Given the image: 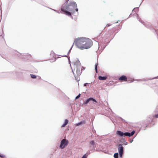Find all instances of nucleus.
<instances>
[{
    "label": "nucleus",
    "instance_id": "nucleus-22",
    "mask_svg": "<svg viewBox=\"0 0 158 158\" xmlns=\"http://www.w3.org/2000/svg\"><path fill=\"white\" fill-rule=\"evenodd\" d=\"M154 117L155 118H158V114H155L154 116Z\"/></svg>",
    "mask_w": 158,
    "mask_h": 158
},
{
    "label": "nucleus",
    "instance_id": "nucleus-13",
    "mask_svg": "<svg viewBox=\"0 0 158 158\" xmlns=\"http://www.w3.org/2000/svg\"><path fill=\"white\" fill-rule=\"evenodd\" d=\"M85 122L84 121H82L80 122V123H77V124H76V125L77 126H78L80 125H81L83 124H85Z\"/></svg>",
    "mask_w": 158,
    "mask_h": 158
},
{
    "label": "nucleus",
    "instance_id": "nucleus-8",
    "mask_svg": "<svg viewBox=\"0 0 158 158\" xmlns=\"http://www.w3.org/2000/svg\"><path fill=\"white\" fill-rule=\"evenodd\" d=\"M90 101H92L93 102H94L96 103L97 102V101L95 99H94L92 98H89V99H88L86 101V102L84 103L85 104H86L87 103H88Z\"/></svg>",
    "mask_w": 158,
    "mask_h": 158
},
{
    "label": "nucleus",
    "instance_id": "nucleus-17",
    "mask_svg": "<svg viewBox=\"0 0 158 158\" xmlns=\"http://www.w3.org/2000/svg\"><path fill=\"white\" fill-rule=\"evenodd\" d=\"M81 95V94H79V95L76 97L75 99H77L79 98L80 97Z\"/></svg>",
    "mask_w": 158,
    "mask_h": 158
},
{
    "label": "nucleus",
    "instance_id": "nucleus-21",
    "mask_svg": "<svg viewBox=\"0 0 158 158\" xmlns=\"http://www.w3.org/2000/svg\"><path fill=\"white\" fill-rule=\"evenodd\" d=\"M94 141H91L90 143V144L91 145H93L94 144Z\"/></svg>",
    "mask_w": 158,
    "mask_h": 158
},
{
    "label": "nucleus",
    "instance_id": "nucleus-23",
    "mask_svg": "<svg viewBox=\"0 0 158 158\" xmlns=\"http://www.w3.org/2000/svg\"><path fill=\"white\" fill-rule=\"evenodd\" d=\"M130 143H132V142L133 141V139H130Z\"/></svg>",
    "mask_w": 158,
    "mask_h": 158
},
{
    "label": "nucleus",
    "instance_id": "nucleus-14",
    "mask_svg": "<svg viewBox=\"0 0 158 158\" xmlns=\"http://www.w3.org/2000/svg\"><path fill=\"white\" fill-rule=\"evenodd\" d=\"M98 65V63H96L95 64V70L96 72L97 73V66Z\"/></svg>",
    "mask_w": 158,
    "mask_h": 158
},
{
    "label": "nucleus",
    "instance_id": "nucleus-18",
    "mask_svg": "<svg viewBox=\"0 0 158 158\" xmlns=\"http://www.w3.org/2000/svg\"><path fill=\"white\" fill-rule=\"evenodd\" d=\"M112 25V24H111V23H108L106 24V27H109L110 26H111Z\"/></svg>",
    "mask_w": 158,
    "mask_h": 158
},
{
    "label": "nucleus",
    "instance_id": "nucleus-6",
    "mask_svg": "<svg viewBox=\"0 0 158 158\" xmlns=\"http://www.w3.org/2000/svg\"><path fill=\"white\" fill-rule=\"evenodd\" d=\"M75 68H76L77 69H80L81 63L79 60L76 61L74 63Z\"/></svg>",
    "mask_w": 158,
    "mask_h": 158
},
{
    "label": "nucleus",
    "instance_id": "nucleus-10",
    "mask_svg": "<svg viewBox=\"0 0 158 158\" xmlns=\"http://www.w3.org/2000/svg\"><path fill=\"white\" fill-rule=\"evenodd\" d=\"M120 142L121 143L120 144H121L122 145H127V143L126 142L124 139H121L120 140Z\"/></svg>",
    "mask_w": 158,
    "mask_h": 158
},
{
    "label": "nucleus",
    "instance_id": "nucleus-7",
    "mask_svg": "<svg viewBox=\"0 0 158 158\" xmlns=\"http://www.w3.org/2000/svg\"><path fill=\"white\" fill-rule=\"evenodd\" d=\"M118 80L120 81H127V78L126 76L123 75L119 78Z\"/></svg>",
    "mask_w": 158,
    "mask_h": 158
},
{
    "label": "nucleus",
    "instance_id": "nucleus-25",
    "mask_svg": "<svg viewBox=\"0 0 158 158\" xmlns=\"http://www.w3.org/2000/svg\"><path fill=\"white\" fill-rule=\"evenodd\" d=\"M66 0V2L67 3L69 0Z\"/></svg>",
    "mask_w": 158,
    "mask_h": 158
},
{
    "label": "nucleus",
    "instance_id": "nucleus-16",
    "mask_svg": "<svg viewBox=\"0 0 158 158\" xmlns=\"http://www.w3.org/2000/svg\"><path fill=\"white\" fill-rule=\"evenodd\" d=\"M31 76L32 78L35 79L36 78V76L33 74H31Z\"/></svg>",
    "mask_w": 158,
    "mask_h": 158
},
{
    "label": "nucleus",
    "instance_id": "nucleus-20",
    "mask_svg": "<svg viewBox=\"0 0 158 158\" xmlns=\"http://www.w3.org/2000/svg\"><path fill=\"white\" fill-rule=\"evenodd\" d=\"M87 155L85 154L81 158H87Z\"/></svg>",
    "mask_w": 158,
    "mask_h": 158
},
{
    "label": "nucleus",
    "instance_id": "nucleus-9",
    "mask_svg": "<svg viewBox=\"0 0 158 158\" xmlns=\"http://www.w3.org/2000/svg\"><path fill=\"white\" fill-rule=\"evenodd\" d=\"M50 59L51 60L54 59L55 57V53L53 51H51L50 54Z\"/></svg>",
    "mask_w": 158,
    "mask_h": 158
},
{
    "label": "nucleus",
    "instance_id": "nucleus-24",
    "mask_svg": "<svg viewBox=\"0 0 158 158\" xmlns=\"http://www.w3.org/2000/svg\"><path fill=\"white\" fill-rule=\"evenodd\" d=\"M88 84V83H85L84 84V86H86Z\"/></svg>",
    "mask_w": 158,
    "mask_h": 158
},
{
    "label": "nucleus",
    "instance_id": "nucleus-2",
    "mask_svg": "<svg viewBox=\"0 0 158 158\" xmlns=\"http://www.w3.org/2000/svg\"><path fill=\"white\" fill-rule=\"evenodd\" d=\"M61 10L64 12L66 15L69 16H71V13L70 12H74L75 11H78L76 3L72 2L70 3L69 5H63L61 7Z\"/></svg>",
    "mask_w": 158,
    "mask_h": 158
},
{
    "label": "nucleus",
    "instance_id": "nucleus-4",
    "mask_svg": "<svg viewBox=\"0 0 158 158\" xmlns=\"http://www.w3.org/2000/svg\"><path fill=\"white\" fill-rule=\"evenodd\" d=\"M68 141L66 139H63L61 141L60 147L61 149H63L68 145Z\"/></svg>",
    "mask_w": 158,
    "mask_h": 158
},
{
    "label": "nucleus",
    "instance_id": "nucleus-19",
    "mask_svg": "<svg viewBox=\"0 0 158 158\" xmlns=\"http://www.w3.org/2000/svg\"><path fill=\"white\" fill-rule=\"evenodd\" d=\"M5 155L0 153V157L4 158L5 157Z\"/></svg>",
    "mask_w": 158,
    "mask_h": 158
},
{
    "label": "nucleus",
    "instance_id": "nucleus-11",
    "mask_svg": "<svg viewBox=\"0 0 158 158\" xmlns=\"http://www.w3.org/2000/svg\"><path fill=\"white\" fill-rule=\"evenodd\" d=\"M98 78L100 80H105L107 79V77L106 76L102 77L101 76H99Z\"/></svg>",
    "mask_w": 158,
    "mask_h": 158
},
{
    "label": "nucleus",
    "instance_id": "nucleus-1",
    "mask_svg": "<svg viewBox=\"0 0 158 158\" xmlns=\"http://www.w3.org/2000/svg\"><path fill=\"white\" fill-rule=\"evenodd\" d=\"M74 43L78 48L81 49L89 48L93 45L92 40L88 38H80L75 40Z\"/></svg>",
    "mask_w": 158,
    "mask_h": 158
},
{
    "label": "nucleus",
    "instance_id": "nucleus-5",
    "mask_svg": "<svg viewBox=\"0 0 158 158\" xmlns=\"http://www.w3.org/2000/svg\"><path fill=\"white\" fill-rule=\"evenodd\" d=\"M118 151L120 156L121 157L122 156L123 152V148L121 144H119L118 145Z\"/></svg>",
    "mask_w": 158,
    "mask_h": 158
},
{
    "label": "nucleus",
    "instance_id": "nucleus-15",
    "mask_svg": "<svg viewBox=\"0 0 158 158\" xmlns=\"http://www.w3.org/2000/svg\"><path fill=\"white\" fill-rule=\"evenodd\" d=\"M114 158H118V153H115L114 154Z\"/></svg>",
    "mask_w": 158,
    "mask_h": 158
},
{
    "label": "nucleus",
    "instance_id": "nucleus-12",
    "mask_svg": "<svg viewBox=\"0 0 158 158\" xmlns=\"http://www.w3.org/2000/svg\"><path fill=\"white\" fill-rule=\"evenodd\" d=\"M68 120L66 119L65 120L64 123L61 126V127H64L66 126V125L68 124Z\"/></svg>",
    "mask_w": 158,
    "mask_h": 158
},
{
    "label": "nucleus",
    "instance_id": "nucleus-3",
    "mask_svg": "<svg viewBox=\"0 0 158 158\" xmlns=\"http://www.w3.org/2000/svg\"><path fill=\"white\" fill-rule=\"evenodd\" d=\"M135 133V131H133L131 132V133L125 132L123 133L120 131H117L116 132L117 134L121 136H128L129 137H131V136L133 135Z\"/></svg>",
    "mask_w": 158,
    "mask_h": 158
}]
</instances>
